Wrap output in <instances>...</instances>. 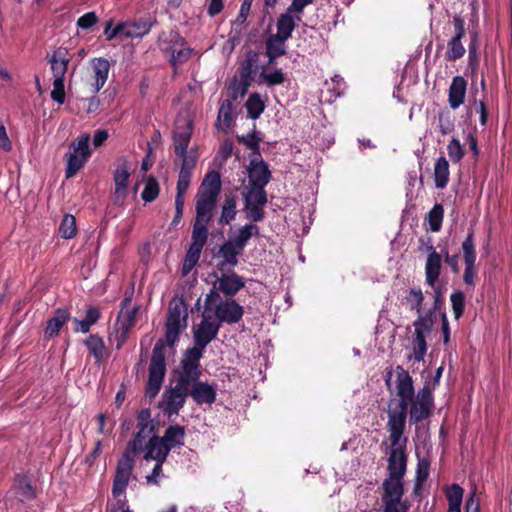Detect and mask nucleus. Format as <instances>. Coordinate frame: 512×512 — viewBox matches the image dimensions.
Listing matches in <instances>:
<instances>
[{
    "label": "nucleus",
    "mask_w": 512,
    "mask_h": 512,
    "mask_svg": "<svg viewBox=\"0 0 512 512\" xmlns=\"http://www.w3.org/2000/svg\"><path fill=\"white\" fill-rule=\"evenodd\" d=\"M477 49L478 48H477L476 40H472L469 44V49H468V52H469L468 65L471 68L472 72H475V70L477 69L478 64H479Z\"/></svg>",
    "instance_id": "nucleus-60"
},
{
    "label": "nucleus",
    "mask_w": 512,
    "mask_h": 512,
    "mask_svg": "<svg viewBox=\"0 0 512 512\" xmlns=\"http://www.w3.org/2000/svg\"><path fill=\"white\" fill-rule=\"evenodd\" d=\"M99 21L96 13L94 11L87 12L81 17L78 18L76 25L78 28L82 30H88L97 24Z\"/></svg>",
    "instance_id": "nucleus-55"
},
{
    "label": "nucleus",
    "mask_w": 512,
    "mask_h": 512,
    "mask_svg": "<svg viewBox=\"0 0 512 512\" xmlns=\"http://www.w3.org/2000/svg\"><path fill=\"white\" fill-rule=\"evenodd\" d=\"M129 177V164L127 160H122L121 162L118 163L113 174V180L115 184L114 195L116 201L123 200L126 197Z\"/></svg>",
    "instance_id": "nucleus-21"
},
{
    "label": "nucleus",
    "mask_w": 512,
    "mask_h": 512,
    "mask_svg": "<svg viewBox=\"0 0 512 512\" xmlns=\"http://www.w3.org/2000/svg\"><path fill=\"white\" fill-rule=\"evenodd\" d=\"M410 505L404 501H382L379 512H409Z\"/></svg>",
    "instance_id": "nucleus-52"
},
{
    "label": "nucleus",
    "mask_w": 512,
    "mask_h": 512,
    "mask_svg": "<svg viewBox=\"0 0 512 512\" xmlns=\"http://www.w3.org/2000/svg\"><path fill=\"white\" fill-rule=\"evenodd\" d=\"M185 194L186 192L182 191H176L175 196V215L172 220V225H177L182 216H183V210H184V203H185Z\"/></svg>",
    "instance_id": "nucleus-54"
},
{
    "label": "nucleus",
    "mask_w": 512,
    "mask_h": 512,
    "mask_svg": "<svg viewBox=\"0 0 512 512\" xmlns=\"http://www.w3.org/2000/svg\"><path fill=\"white\" fill-rule=\"evenodd\" d=\"M313 3V0H292V3L289 5L287 9H289V12H293L296 14L297 21L302 20V13L306 6Z\"/></svg>",
    "instance_id": "nucleus-57"
},
{
    "label": "nucleus",
    "mask_w": 512,
    "mask_h": 512,
    "mask_svg": "<svg viewBox=\"0 0 512 512\" xmlns=\"http://www.w3.org/2000/svg\"><path fill=\"white\" fill-rule=\"evenodd\" d=\"M160 193V187L155 177L149 176L146 180L145 187L141 193V198L145 202L154 201Z\"/></svg>",
    "instance_id": "nucleus-46"
},
{
    "label": "nucleus",
    "mask_w": 512,
    "mask_h": 512,
    "mask_svg": "<svg viewBox=\"0 0 512 512\" xmlns=\"http://www.w3.org/2000/svg\"><path fill=\"white\" fill-rule=\"evenodd\" d=\"M298 22L299 21L296 19V14L289 12V9H286V11L282 13L277 20V32L275 35L288 40L292 36V33Z\"/></svg>",
    "instance_id": "nucleus-28"
},
{
    "label": "nucleus",
    "mask_w": 512,
    "mask_h": 512,
    "mask_svg": "<svg viewBox=\"0 0 512 512\" xmlns=\"http://www.w3.org/2000/svg\"><path fill=\"white\" fill-rule=\"evenodd\" d=\"M467 82L462 76L453 77L448 90V103L451 109L456 110L465 100Z\"/></svg>",
    "instance_id": "nucleus-24"
},
{
    "label": "nucleus",
    "mask_w": 512,
    "mask_h": 512,
    "mask_svg": "<svg viewBox=\"0 0 512 512\" xmlns=\"http://www.w3.org/2000/svg\"><path fill=\"white\" fill-rule=\"evenodd\" d=\"M450 301H451L454 317L456 319H459L463 315L464 309H465V295H464V293L462 291H460V290L454 291L450 295Z\"/></svg>",
    "instance_id": "nucleus-49"
},
{
    "label": "nucleus",
    "mask_w": 512,
    "mask_h": 512,
    "mask_svg": "<svg viewBox=\"0 0 512 512\" xmlns=\"http://www.w3.org/2000/svg\"><path fill=\"white\" fill-rule=\"evenodd\" d=\"M89 140L88 134H82L72 141L70 145L72 151L65 154L66 178L75 176L90 158Z\"/></svg>",
    "instance_id": "nucleus-8"
},
{
    "label": "nucleus",
    "mask_w": 512,
    "mask_h": 512,
    "mask_svg": "<svg viewBox=\"0 0 512 512\" xmlns=\"http://www.w3.org/2000/svg\"><path fill=\"white\" fill-rule=\"evenodd\" d=\"M85 346L88 348L90 354L94 357L96 364H101L105 357L106 347L103 339L97 335H90L85 341Z\"/></svg>",
    "instance_id": "nucleus-33"
},
{
    "label": "nucleus",
    "mask_w": 512,
    "mask_h": 512,
    "mask_svg": "<svg viewBox=\"0 0 512 512\" xmlns=\"http://www.w3.org/2000/svg\"><path fill=\"white\" fill-rule=\"evenodd\" d=\"M242 251L230 240L225 241L219 248L217 256L222 258L218 266L220 269L236 267L239 263L238 257L242 255Z\"/></svg>",
    "instance_id": "nucleus-22"
},
{
    "label": "nucleus",
    "mask_w": 512,
    "mask_h": 512,
    "mask_svg": "<svg viewBox=\"0 0 512 512\" xmlns=\"http://www.w3.org/2000/svg\"><path fill=\"white\" fill-rule=\"evenodd\" d=\"M444 209L441 204H435L427 215L430 230L438 232L442 227Z\"/></svg>",
    "instance_id": "nucleus-44"
},
{
    "label": "nucleus",
    "mask_w": 512,
    "mask_h": 512,
    "mask_svg": "<svg viewBox=\"0 0 512 512\" xmlns=\"http://www.w3.org/2000/svg\"><path fill=\"white\" fill-rule=\"evenodd\" d=\"M410 405L409 418L410 422L417 424L427 419L433 409L434 399L432 394V388L429 384H425L417 393H415L408 406Z\"/></svg>",
    "instance_id": "nucleus-10"
},
{
    "label": "nucleus",
    "mask_w": 512,
    "mask_h": 512,
    "mask_svg": "<svg viewBox=\"0 0 512 512\" xmlns=\"http://www.w3.org/2000/svg\"><path fill=\"white\" fill-rule=\"evenodd\" d=\"M247 172L249 186L265 187L272 178L269 166L261 156L250 160Z\"/></svg>",
    "instance_id": "nucleus-15"
},
{
    "label": "nucleus",
    "mask_w": 512,
    "mask_h": 512,
    "mask_svg": "<svg viewBox=\"0 0 512 512\" xmlns=\"http://www.w3.org/2000/svg\"><path fill=\"white\" fill-rule=\"evenodd\" d=\"M464 489L458 484H452L446 491L448 512H461Z\"/></svg>",
    "instance_id": "nucleus-35"
},
{
    "label": "nucleus",
    "mask_w": 512,
    "mask_h": 512,
    "mask_svg": "<svg viewBox=\"0 0 512 512\" xmlns=\"http://www.w3.org/2000/svg\"><path fill=\"white\" fill-rule=\"evenodd\" d=\"M137 421V426L154 427L151 420V412L149 409L140 410L137 415Z\"/></svg>",
    "instance_id": "nucleus-63"
},
{
    "label": "nucleus",
    "mask_w": 512,
    "mask_h": 512,
    "mask_svg": "<svg viewBox=\"0 0 512 512\" xmlns=\"http://www.w3.org/2000/svg\"><path fill=\"white\" fill-rule=\"evenodd\" d=\"M124 37H142L151 30V24L147 22L122 23Z\"/></svg>",
    "instance_id": "nucleus-40"
},
{
    "label": "nucleus",
    "mask_w": 512,
    "mask_h": 512,
    "mask_svg": "<svg viewBox=\"0 0 512 512\" xmlns=\"http://www.w3.org/2000/svg\"><path fill=\"white\" fill-rule=\"evenodd\" d=\"M462 253H463V259L465 263V270L463 274V281L468 286H474L475 285V277L477 275V269H476V248H475V241H474V230L470 229L468 231L467 236L465 237L464 241L461 245Z\"/></svg>",
    "instance_id": "nucleus-11"
},
{
    "label": "nucleus",
    "mask_w": 512,
    "mask_h": 512,
    "mask_svg": "<svg viewBox=\"0 0 512 512\" xmlns=\"http://www.w3.org/2000/svg\"><path fill=\"white\" fill-rule=\"evenodd\" d=\"M250 85L251 83L246 80L234 79L228 87V93L231 101H236L239 97H243L247 93Z\"/></svg>",
    "instance_id": "nucleus-47"
},
{
    "label": "nucleus",
    "mask_w": 512,
    "mask_h": 512,
    "mask_svg": "<svg viewBox=\"0 0 512 512\" xmlns=\"http://www.w3.org/2000/svg\"><path fill=\"white\" fill-rule=\"evenodd\" d=\"M213 216L212 212L196 209V217L192 228V242L187 250L183 273L188 274L198 263L203 247L208 239V225Z\"/></svg>",
    "instance_id": "nucleus-5"
},
{
    "label": "nucleus",
    "mask_w": 512,
    "mask_h": 512,
    "mask_svg": "<svg viewBox=\"0 0 512 512\" xmlns=\"http://www.w3.org/2000/svg\"><path fill=\"white\" fill-rule=\"evenodd\" d=\"M143 443H144L143 439L135 436L133 440H130L127 443L122 456L126 457L128 459H134L136 453H138L142 450H145V446Z\"/></svg>",
    "instance_id": "nucleus-53"
},
{
    "label": "nucleus",
    "mask_w": 512,
    "mask_h": 512,
    "mask_svg": "<svg viewBox=\"0 0 512 512\" xmlns=\"http://www.w3.org/2000/svg\"><path fill=\"white\" fill-rule=\"evenodd\" d=\"M454 36L447 43L445 59L447 61H456L462 58L466 52L462 44V38L465 36V21L459 14L453 16Z\"/></svg>",
    "instance_id": "nucleus-12"
},
{
    "label": "nucleus",
    "mask_w": 512,
    "mask_h": 512,
    "mask_svg": "<svg viewBox=\"0 0 512 512\" xmlns=\"http://www.w3.org/2000/svg\"><path fill=\"white\" fill-rule=\"evenodd\" d=\"M430 461L426 458L418 460L416 468V486L420 487L429 477Z\"/></svg>",
    "instance_id": "nucleus-51"
},
{
    "label": "nucleus",
    "mask_w": 512,
    "mask_h": 512,
    "mask_svg": "<svg viewBox=\"0 0 512 512\" xmlns=\"http://www.w3.org/2000/svg\"><path fill=\"white\" fill-rule=\"evenodd\" d=\"M237 214L236 199L235 197H228L225 199L222 206L221 216L219 218V224L227 225L235 219Z\"/></svg>",
    "instance_id": "nucleus-43"
},
{
    "label": "nucleus",
    "mask_w": 512,
    "mask_h": 512,
    "mask_svg": "<svg viewBox=\"0 0 512 512\" xmlns=\"http://www.w3.org/2000/svg\"><path fill=\"white\" fill-rule=\"evenodd\" d=\"M164 462H156L151 474L146 476V483L148 485H159V479L163 477L162 465Z\"/></svg>",
    "instance_id": "nucleus-58"
},
{
    "label": "nucleus",
    "mask_w": 512,
    "mask_h": 512,
    "mask_svg": "<svg viewBox=\"0 0 512 512\" xmlns=\"http://www.w3.org/2000/svg\"><path fill=\"white\" fill-rule=\"evenodd\" d=\"M138 313V307H132L126 310H120L117 321H116V329L117 332L120 333V337L122 341L125 340L127 334L131 330V328L135 325L136 315Z\"/></svg>",
    "instance_id": "nucleus-27"
},
{
    "label": "nucleus",
    "mask_w": 512,
    "mask_h": 512,
    "mask_svg": "<svg viewBox=\"0 0 512 512\" xmlns=\"http://www.w3.org/2000/svg\"><path fill=\"white\" fill-rule=\"evenodd\" d=\"M220 190L221 179L219 173L216 171L208 172L196 194L195 209L213 213Z\"/></svg>",
    "instance_id": "nucleus-7"
},
{
    "label": "nucleus",
    "mask_w": 512,
    "mask_h": 512,
    "mask_svg": "<svg viewBox=\"0 0 512 512\" xmlns=\"http://www.w3.org/2000/svg\"><path fill=\"white\" fill-rule=\"evenodd\" d=\"M15 487L22 502L35 498V491L26 476H18Z\"/></svg>",
    "instance_id": "nucleus-41"
},
{
    "label": "nucleus",
    "mask_w": 512,
    "mask_h": 512,
    "mask_svg": "<svg viewBox=\"0 0 512 512\" xmlns=\"http://www.w3.org/2000/svg\"><path fill=\"white\" fill-rule=\"evenodd\" d=\"M216 284L218 290L226 297L231 298L235 296L245 286L243 277L232 272L230 274H222L217 278Z\"/></svg>",
    "instance_id": "nucleus-20"
},
{
    "label": "nucleus",
    "mask_w": 512,
    "mask_h": 512,
    "mask_svg": "<svg viewBox=\"0 0 512 512\" xmlns=\"http://www.w3.org/2000/svg\"><path fill=\"white\" fill-rule=\"evenodd\" d=\"M395 393L399 398L395 407L394 399L390 400L388 408L387 428L391 448L388 457V476L382 483L381 501H403V478L407 470L406 445L408 438L404 436L408 404L414 394L413 379L402 366L395 368Z\"/></svg>",
    "instance_id": "nucleus-1"
},
{
    "label": "nucleus",
    "mask_w": 512,
    "mask_h": 512,
    "mask_svg": "<svg viewBox=\"0 0 512 512\" xmlns=\"http://www.w3.org/2000/svg\"><path fill=\"white\" fill-rule=\"evenodd\" d=\"M245 107L247 110L248 117L256 120L264 112L265 104L258 93H252L249 95Z\"/></svg>",
    "instance_id": "nucleus-37"
},
{
    "label": "nucleus",
    "mask_w": 512,
    "mask_h": 512,
    "mask_svg": "<svg viewBox=\"0 0 512 512\" xmlns=\"http://www.w3.org/2000/svg\"><path fill=\"white\" fill-rule=\"evenodd\" d=\"M201 374L202 371L197 366L180 361L178 368L173 372L174 385L165 390L160 402L161 409L168 417L178 415L189 396L188 386L195 379H200Z\"/></svg>",
    "instance_id": "nucleus-4"
},
{
    "label": "nucleus",
    "mask_w": 512,
    "mask_h": 512,
    "mask_svg": "<svg viewBox=\"0 0 512 512\" xmlns=\"http://www.w3.org/2000/svg\"><path fill=\"white\" fill-rule=\"evenodd\" d=\"M169 447H166L159 436L153 435L145 445L144 459L146 461L155 460L156 462H165L169 455Z\"/></svg>",
    "instance_id": "nucleus-23"
},
{
    "label": "nucleus",
    "mask_w": 512,
    "mask_h": 512,
    "mask_svg": "<svg viewBox=\"0 0 512 512\" xmlns=\"http://www.w3.org/2000/svg\"><path fill=\"white\" fill-rule=\"evenodd\" d=\"M187 305L183 298L173 299L168 308L165 322V339H158L152 350L148 369V381L145 394L150 399L159 393L166 374L165 347H173L180 338V334L187 327Z\"/></svg>",
    "instance_id": "nucleus-2"
},
{
    "label": "nucleus",
    "mask_w": 512,
    "mask_h": 512,
    "mask_svg": "<svg viewBox=\"0 0 512 512\" xmlns=\"http://www.w3.org/2000/svg\"><path fill=\"white\" fill-rule=\"evenodd\" d=\"M286 41L277 35H270L265 41V54H273L281 57L286 54Z\"/></svg>",
    "instance_id": "nucleus-38"
},
{
    "label": "nucleus",
    "mask_w": 512,
    "mask_h": 512,
    "mask_svg": "<svg viewBox=\"0 0 512 512\" xmlns=\"http://www.w3.org/2000/svg\"><path fill=\"white\" fill-rule=\"evenodd\" d=\"M258 61L259 54L253 50L248 51L239 69L240 79L251 83L252 76L257 69Z\"/></svg>",
    "instance_id": "nucleus-32"
},
{
    "label": "nucleus",
    "mask_w": 512,
    "mask_h": 512,
    "mask_svg": "<svg viewBox=\"0 0 512 512\" xmlns=\"http://www.w3.org/2000/svg\"><path fill=\"white\" fill-rule=\"evenodd\" d=\"M180 161V170L178 174L176 191L187 192L192 177V171L196 166L197 157L184 153L183 156H176L175 164Z\"/></svg>",
    "instance_id": "nucleus-17"
},
{
    "label": "nucleus",
    "mask_w": 512,
    "mask_h": 512,
    "mask_svg": "<svg viewBox=\"0 0 512 512\" xmlns=\"http://www.w3.org/2000/svg\"><path fill=\"white\" fill-rule=\"evenodd\" d=\"M259 227L256 224H245L238 229L235 236L229 239L243 252L248 241L253 236H259Z\"/></svg>",
    "instance_id": "nucleus-31"
},
{
    "label": "nucleus",
    "mask_w": 512,
    "mask_h": 512,
    "mask_svg": "<svg viewBox=\"0 0 512 512\" xmlns=\"http://www.w3.org/2000/svg\"><path fill=\"white\" fill-rule=\"evenodd\" d=\"M429 254L425 264V281L431 287H434L437 282L442 268V253H438L434 246L430 244L427 246Z\"/></svg>",
    "instance_id": "nucleus-18"
},
{
    "label": "nucleus",
    "mask_w": 512,
    "mask_h": 512,
    "mask_svg": "<svg viewBox=\"0 0 512 512\" xmlns=\"http://www.w3.org/2000/svg\"><path fill=\"white\" fill-rule=\"evenodd\" d=\"M233 122V104L230 99H226L222 101L218 116L216 126L219 129H227L231 126Z\"/></svg>",
    "instance_id": "nucleus-36"
},
{
    "label": "nucleus",
    "mask_w": 512,
    "mask_h": 512,
    "mask_svg": "<svg viewBox=\"0 0 512 512\" xmlns=\"http://www.w3.org/2000/svg\"><path fill=\"white\" fill-rule=\"evenodd\" d=\"M160 438L163 443H165L166 447H169V451H171L173 448L184 445L185 428L178 424L170 425Z\"/></svg>",
    "instance_id": "nucleus-30"
},
{
    "label": "nucleus",
    "mask_w": 512,
    "mask_h": 512,
    "mask_svg": "<svg viewBox=\"0 0 512 512\" xmlns=\"http://www.w3.org/2000/svg\"><path fill=\"white\" fill-rule=\"evenodd\" d=\"M65 81L54 80L53 89L51 91V99L58 104H63L65 101Z\"/></svg>",
    "instance_id": "nucleus-56"
},
{
    "label": "nucleus",
    "mask_w": 512,
    "mask_h": 512,
    "mask_svg": "<svg viewBox=\"0 0 512 512\" xmlns=\"http://www.w3.org/2000/svg\"><path fill=\"white\" fill-rule=\"evenodd\" d=\"M441 253L444 256L445 263L451 268L452 272L455 274L459 273V255H450L446 248L442 249Z\"/></svg>",
    "instance_id": "nucleus-59"
},
{
    "label": "nucleus",
    "mask_w": 512,
    "mask_h": 512,
    "mask_svg": "<svg viewBox=\"0 0 512 512\" xmlns=\"http://www.w3.org/2000/svg\"><path fill=\"white\" fill-rule=\"evenodd\" d=\"M70 319V311L68 308H58L54 312V316L47 321L44 336L52 339L59 335L63 325Z\"/></svg>",
    "instance_id": "nucleus-26"
},
{
    "label": "nucleus",
    "mask_w": 512,
    "mask_h": 512,
    "mask_svg": "<svg viewBox=\"0 0 512 512\" xmlns=\"http://www.w3.org/2000/svg\"><path fill=\"white\" fill-rule=\"evenodd\" d=\"M264 188L248 185L244 189V210L247 219L252 222H260L264 218V206L267 203V194Z\"/></svg>",
    "instance_id": "nucleus-9"
},
{
    "label": "nucleus",
    "mask_w": 512,
    "mask_h": 512,
    "mask_svg": "<svg viewBox=\"0 0 512 512\" xmlns=\"http://www.w3.org/2000/svg\"><path fill=\"white\" fill-rule=\"evenodd\" d=\"M237 140L243 143L248 149L253 151L255 157H260V142L262 140L261 133L256 131V125L254 124L253 131L247 135L237 136Z\"/></svg>",
    "instance_id": "nucleus-39"
},
{
    "label": "nucleus",
    "mask_w": 512,
    "mask_h": 512,
    "mask_svg": "<svg viewBox=\"0 0 512 512\" xmlns=\"http://www.w3.org/2000/svg\"><path fill=\"white\" fill-rule=\"evenodd\" d=\"M220 327V323L210 321L206 316H203L201 322L193 329L194 346L184 352L181 362L201 369L200 360L203 357L204 350L217 337Z\"/></svg>",
    "instance_id": "nucleus-6"
},
{
    "label": "nucleus",
    "mask_w": 512,
    "mask_h": 512,
    "mask_svg": "<svg viewBox=\"0 0 512 512\" xmlns=\"http://www.w3.org/2000/svg\"><path fill=\"white\" fill-rule=\"evenodd\" d=\"M104 35L108 41L116 38L117 36H123V27L122 23L118 24L116 27L112 28V20L107 22V25L104 30Z\"/></svg>",
    "instance_id": "nucleus-61"
},
{
    "label": "nucleus",
    "mask_w": 512,
    "mask_h": 512,
    "mask_svg": "<svg viewBox=\"0 0 512 512\" xmlns=\"http://www.w3.org/2000/svg\"><path fill=\"white\" fill-rule=\"evenodd\" d=\"M455 118L448 110H441L438 114V127L442 135L450 134L455 129Z\"/></svg>",
    "instance_id": "nucleus-45"
},
{
    "label": "nucleus",
    "mask_w": 512,
    "mask_h": 512,
    "mask_svg": "<svg viewBox=\"0 0 512 512\" xmlns=\"http://www.w3.org/2000/svg\"><path fill=\"white\" fill-rule=\"evenodd\" d=\"M59 234L63 239H71L77 233L76 219L72 214H65L59 226Z\"/></svg>",
    "instance_id": "nucleus-42"
},
{
    "label": "nucleus",
    "mask_w": 512,
    "mask_h": 512,
    "mask_svg": "<svg viewBox=\"0 0 512 512\" xmlns=\"http://www.w3.org/2000/svg\"><path fill=\"white\" fill-rule=\"evenodd\" d=\"M92 67L95 79L92 85L94 87V92L96 93L100 91L107 81L110 63L105 58H95L92 60Z\"/></svg>",
    "instance_id": "nucleus-29"
},
{
    "label": "nucleus",
    "mask_w": 512,
    "mask_h": 512,
    "mask_svg": "<svg viewBox=\"0 0 512 512\" xmlns=\"http://www.w3.org/2000/svg\"><path fill=\"white\" fill-rule=\"evenodd\" d=\"M259 78L261 82H263L269 87L280 85L285 81V76L281 69H276L271 73H267L263 70L260 73Z\"/></svg>",
    "instance_id": "nucleus-48"
},
{
    "label": "nucleus",
    "mask_w": 512,
    "mask_h": 512,
    "mask_svg": "<svg viewBox=\"0 0 512 512\" xmlns=\"http://www.w3.org/2000/svg\"><path fill=\"white\" fill-rule=\"evenodd\" d=\"M214 313L218 323L236 324L242 320L244 315V308L234 299L227 298L220 300L214 306Z\"/></svg>",
    "instance_id": "nucleus-14"
},
{
    "label": "nucleus",
    "mask_w": 512,
    "mask_h": 512,
    "mask_svg": "<svg viewBox=\"0 0 512 512\" xmlns=\"http://www.w3.org/2000/svg\"><path fill=\"white\" fill-rule=\"evenodd\" d=\"M447 151L449 158L453 163H458L464 157V149L460 144L459 140L456 138H452L447 145Z\"/></svg>",
    "instance_id": "nucleus-50"
},
{
    "label": "nucleus",
    "mask_w": 512,
    "mask_h": 512,
    "mask_svg": "<svg viewBox=\"0 0 512 512\" xmlns=\"http://www.w3.org/2000/svg\"><path fill=\"white\" fill-rule=\"evenodd\" d=\"M134 465L135 459H128L122 456L118 460L112 485V495L114 498H119L125 494Z\"/></svg>",
    "instance_id": "nucleus-13"
},
{
    "label": "nucleus",
    "mask_w": 512,
    "mask_h": 512,
    "mask_svg": "<svg viewBox=\"0 0 512 512\" xmlns=\"http://www.w3.org/2000/svg\"><path fill=\"white\" fill-rule=\"evenodd\" d=\"M449 163L444 156L439 157L434 165V181L439 189H444L449 181Z\"/></svg>",
    "instance_id": "nucleus-34"
},
{
    "label": "nucleus",
    "mask_w": 512,
    "mask_h": 512,
    "mask_svg": "<svg viewBox=\"0 0 512 512\" xmlns=\"http://www.w3.org/2000/svg\"><path fill=\"white\" fill-rule=\"evenodd\" d=\"M480 503L479 499L476 496V493L473 492L469 495L465 503V512H479Z\"/></svg>",
    "instance_id": "nucleus-64"
},
{
    "label": "nucleus",
    "mask_w": 512,
    "mask_h": 512,
    "mask_svg": "<svg viewBox=\"0 0 512 512\" xmlns=\"http://www.w3.org/2000/svg\"><path fill=\"white\" fill-rule=\"evenodd\" d=\"M47 58L51 66L54 80L65 81V75L70 61L69 58L66 57V51L60 48L54 51L51 56L48 55Z\"/></svg>",
    "instance_id": "nucleus-25"
},
{
    "label": "nucleus",
    "mask_w": 512,
    "mask_h": 512,
    "mask_svg": "<svg viewBox=\"0 0 512 512\" xmlns=\"http://www.w3.org/2000/svg\"><path fill=\"white\" fill-rule=\"evenodd\" d=\"M189 396L198 405L212 404L216 400V385L195 379L189 386Z\"/></svg>",
    "instance_id": "nucleus-16"
},
{
    "label": "nucleus",
    "mask_w": 512,
    "mask_h": 512,
    "mask_svg": "<svg viewBox=\"0 0 512 512\" xmlns=\"http://www.w3.org/2000/svg\"><path fill=\"white\" fill-rule=\"evenodd\" d=\"M435 301L433 308L429 309L427 312L422 311V305L424 302V295L422 289L420 287L410 288L406 295L405 300L409 306L410 310H414L417 312L418 317L414 321V333L412 337V356L409 358H414L415 361L421 362L424 360L425 354L427 352V342L426 338L431 333L432 328L436 319V310L437 304L439 301L440 291L439 289H435Z\"/></svg>",
    "instance_id": "nucleus-3"
},
{
    "label": "nucleus",
    "mask_w": 512,
    "mask_h": 512,
    "mask_svg": "<svg viewBox=\"0 0 512 512\" xmlns=\"http://www.w3.org/2000/svg\"><path fill=\"white\" fill-rule=\"evenodd\" d=\"M251 6H252V2H248V1H244V0L242 1L239 13L234 22L236 25L241 26L245 23L248 15H249Z\"/></svg>",
    "instance_id": "nucleus-62"
},
{
    "label": "nucleus",
    "mask_w": 512,
    "mask_h": 512,
    "mask_svg": "<svg viewBox=\"0 0 512 512\" xmlns=\"http://www.w3.org/2000/svg\"><path fill=\"white\" fill-rule=\"evenodd\" d=\"M192 122L185 121L184 125H176L173 133V146L175 156H183L184 153H188L187 149L192 136Z\"/></svg>",
    "instance_id": "nucleus-19"
}]
</instances>
